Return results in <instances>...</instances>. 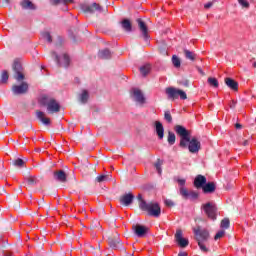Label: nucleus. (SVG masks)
<instances>
[{"instance_id": "25", "label": "nucleus", "mask_w": 256, "mask_h": 256, "mask_svg": "<svg viewBox=\"0 0 256 256\" xmlns=\"http://www.w3.org/2000/svg\"><path fill=\"white\" fill-rule=\"evenodd\" d=\"M36 117L43 125H51V120L49 118H45V112L43 111H37L36 112Z\"/></svg>"}, {"instance_id": "35", "label": "nucleus", "mask_w": 256, "mask_h": 256, "mask_svg": "<svg viewBox=\"0 0 256 256\" xmlns=\"http://www.w3.org/2000/svg\"><path fill=\"white\" fill-rule=\"evenodd\" d=\"M105 181H109V175L108 174H99L97 176V183H105Z\"/></svg>"}, {"instance_id": "38", "label": "nucleus", "mask_w": 256, "mask_h": 256, "mask_svg": "<svg viewBox=\"0 0 256 256\" xmlns=\"http://www.w3.org/2000/svg\"><path fill=\"white\" fill-rule=\"evenodd\" d=\"M162 165H163V163L161 162L160 159H158L157 162L154 164V167L159 175H161V173H163V169H161Z\"/></svg>"}, {"instance_id": "56", "label": "nucleus", "mask_w": 256, "mask_h": 256, "mask_svg": "<svg viewBox=\"0 0 256 256\" xmlns=\"http://www.w3.org/2000/svg\"><path fill=\"white\" fill-rule=\"evenodd\" d=\"M235 127H236L237 129H243V126H242L240 123H236V124H235Z\"/></svg>"}, {"instance_id": "59", "label": "nucleus", "mask_w": 256, "mask_h": 256, "mask_svg": "<svg viewBox=\"0 0 256 256\" xmlns=\"http://www.w3.org/2000/svg\"><path fill=\"white\" fill-rule=\"evenodd\" d=\"M100 211H101L102 213H105V209L103 208V205L100 206Z\"/></svg>"}, {"instance_id": "4", "label": "nucleus", "mask_w": 256, "mask_h": 256, "mask_svg": "<svg viewBox=\"0 0 256 256\" xmlns=\"http://www.w3.org/2000/svg\"><path fill=\"white\" fill-rule=\"evenodd\" d=\"M51 57L56 61L58 67H64V69L69 68V65H71V58L67 55V53H60L57 51L51 52Z\"/></svg>"}, {"instance_id": "61", "label": "nucleus", "mask_w": 256, "mask_h": 256, "mask_svg": "<svg viewBox=\"0 0 256 256\" xmlns=\"http://www.w3.org/2000/svg\"><path fill=\"white\" fill-rule=\"evenodd\" d=\"M4 2L6 3V5H9L11 3L10 0H4Z\"/></svg>"}, {"instance_id": "54", "label": "nucleus", "mask_w": 256, "mask_h": 256, "mask_svg": "<svg viewBox=\"0 0 256 256\" xmlns=\"http://www.w3.org/2000/svg\"><path fill=\"white\" fill-rule=\"evenodd\" d=\"M161 55H167V50L165 48H159Z\"/></svg>"}, {"instance_id": "5", "label": "nucleus", "mask_w": 256, "mask_h": 256, "mask_svg": "<svg viewBox=\"0 0 256 256\" xmlns=\"http://www.w3.org/2000/svg\"><path fill=\"white\" fill-rule=\"evenodd\" d=\"M165 93H166L168 99H170V101H175V100L179 99V97L182 100L187 99V93H185V91L175 88V87L166 88Z\"/></svg>"}, {"instance_id": "34", "label": "nucleus", "mask_w": 256, "mask_h": 256, "mask_svg": "<svg viewBox=\"0 0 256 256\" xmlns=\"http://www.w3.org/2000/svg\"><path fill=\"white\" fill-rule=\"evenodd\" d=\"M42 38L45 39V41H47V43H53V37H51V33L45 31L41 33Z\"/></svg>"}, {"instance_id": "46", "label": "nucleus", "mask_w": 256, "mask_h": 256, "mask_svg": "<svg viewBox=\"0 0 256 256\" xmlns=\"http://www.w3.org/2000/svg\"><path fill=\"white\" fill-rule=\"evenodd\" d=\"M164 203H165L166 207H173L175 205V202H173V200H171V199H166L164 201Z\"/></svg>"}, {"instance_id": "24", "label": "nucleus", "mask_w": 256, "mask_h": 256, "mask_svg": "<svg viewBox=\"0 0 256 256\" xmlns=\"http://www.w3.org/2000/svg\"><path fill=\"white\" fill-rule=\"evenodd\" d=\"M98 57L99 59H104V60L111 59V57H113V53L108 48H105L98 52Z\"/></svg>"}, {"instance_id": "40", "label": "nucleus", "mask_w": 256, "mask_h": 256, "mask_svg": "<svg viewBox=\"0 0 256 256\" xmlns=\"http://www.w3.org/2000/svg\"><path fill=\"white\" fill-rule=\"evenodd\" d=\"M7 81H9V72H7V70H4L1 76V83H7Z\"/></svg>"}, {"instance_id": "27", "label": "nucleus", "mask_w": 256, "mask_h": 256, "mask_svg": "<svg viewBox=\"0 0 256 256\" xmlns=\"http://www.w3.org/2000/svg\"><path fill=\"white\" fill-rule=\"evenodd\" d=\"M97 11L98 13H107V0H99Z\"/></svg>"}, {"instance_id": "55", "label": "nucleus", "mask_w": 256, "mask_h": 256, "mask_svg": "<svg viewBox=\"0 0 256 256\" xmlns=\"http://www.w3.org/2000/svg\"><path fill=\"white\" fill-rule=\"evenodd\" d=\"M137 199H138V201H140L139 203H143V201H145L141 194H138Z\"/></svg>"}, {"instance_id": "18", "label": "nucleus", "mask_w": 256, "mask_h": 256, "mask_svg": "<svg viewBox=\"0 0 256 256\" xmlns=\"http://www.w3.org/2000/svg\"><path fill=\"white\" fill-rule=\"evenodd\" d=\"M89 97V90L82 89L81 93L78 94V101L79 103H81V105H87V103L89 102Z\"/></svg>"}, {"instance_id": "11", "label": "nucleus", "mask_w": 256, "mask_h": 256, "mask_svg": "<svg viewBox=\"0 0 256 256\" xmlns=\"http://www.w3.org/2000/svg\"><path fill=\"white\" fill-rule=\"evenodd\" d=\"M29 91V84L27 82H22L19 85L12 86V92L14 95H25Z\"/></svg>"}, {"instance_id": "7", "label": "nucleus", "mask_w": 256, "mask_h": 256, "mask_svg": "<svg viewBox=\"0 0 256 256\" xmlns=\"http://www.w3.org/2000/svg\"><path fill=\"white\" fill-rule=\"evenodd\" d=\"M12 69L14 71V79L21 83V81L25 80V74H23V65H21V62L19 60H14L12 64Z\"/></svg>"}, {"instance_id": "15", "label": "nucleus", "mask_w": 256, "mask_h": 256, "mask_svg": "<svg viewBox=\"0 0 256 256\" xmlns=\"http://www.w3.org/2000/svg\"><path fill=\"white\" fill-rule=\"evenodd\" d=\"M132 97L136 103H140L141 105L145 103V95H143V92L138 88L132 89Z\"/></svg>"}, {"instance_id": "9", "label": "nucleus", "mask_w": 256, "mask_h": 256, "mask_svg": "<svg viewBox=\"0 0 256 256\" xmlns=\"http://www.w3.org/2000/svg\"><path fill=\"white\" fill-rule=\"evenodd\" d=\"M179 193H180L181 197L185 200L199 198V193H197L196 191H193V190L189 191L185 187H180Z\"/></svg>"}, {"instance_id": "42", "label": "nucleus", "mask_w": 256, "mask_h": 256, "mask_svg": "<svg viewBox=\"0 0 256 256\" xmlns=\"http://www.w3.org/2000/svg\"><path fill=\"white\" fill-rule=\"evenodd\" d=\"M206 242H198V247H200V250L203 251V253H208L209 248L205 245Z\"/></svg>"}, {"instance_id": "17", "label": "nucleus", "mask_w": 256, "mask_h": 256, "mask_svg": "<svg viewBox=\"0 0 256 256\" xmlns=\"http://www.w3.org/2000/svg\"><path fill=\"white\" fill-rule=\"evenodd\" d=\"M108 243L111 249H123V242H121V239L117 234L113 238H109Z\"/></svg>"}, {"instance_id": "30", "label": "nucleus", "mask_w": 256, "mask_h": 256, "mask_svg": "<svg viewBox=\"0 0 256 256\" xmlns=\"http://www.w3.org/2000/svg\"><path fill=\"white\" fill-rule=\"evenodd\" d=\"M140 73H141V75H143V77H147V75H149V73H151V65L146 64L144 66H141Z\"/></svg>"}, {"instance_id": "13", "label": "nucleus", "mask_w": 256, "mask_h": 256, "mask_svg": "<svg viewBox=\"0 0 256 256\" xmlns=\"http://www.w3.org/2000/svg\"><path fill=\"white\" fill-rule=\"evenodd\" d=\"M132 229L137 237H145L149 232V228L140 224L132 226Z\"/></svg>"}, {"instance_id": "50", "label": "nucleus", "mask_w": 256, "mask_h": 256, "mask_svg": "<svg viewBox=\"0 0 256 256\" xmlns=\"http://www.w3.org/2000/svg\"><path fill=\"white\" fill-rule=\"evenodd\" d=\"M69 3H73V0H62V5H64L65 7H67Z\"/></svg>"}, {"instance_id": "45", "label": "nucleus", "mask_w": 256, "mask_h": 256, "mask_svg": "<svg viewBox=\"0 0 256 256\" xmlns=\"http://www.w3.org/2000/svg\"><path fill=\"white\" fill-rule=\"evenodd\" d=\"M225 236V230H220L215 236L214 239L217 241L218 239H221L222 237Z\"/></svg>"}, {"instance_id": "6", "label": "nucleus", "mask_w": 256, "mask_h": 256, "mask_svg": "<svg viewBox=\"0 0 256 256\" xmlns=\"http://www.w3.org/2000/svg\"><path fill=\"white\" fill-rule=\"evenodd\" d=\"M193 233L197 243H207L209 241V231L207 229L201 230V226H198L197 228H193Z\"/></svg>"}, {"instance_id": "53", "label": "nucleus", "mask_w": 256, "mask_h": 256, "mask_svg": "<svg viewBox=\"0 0 256 256\" xmlns=\"http://www.w3.org/2000/svg\"><path fill=\"white\" fill-rule=\"evenodd\" d=\"M211 7H213V3L212 2L207 3V4L204 5L205 9H211Z\"/></svg>"}, {"instance_id": "49", "label": "nucleus", "mask_w": 256, "mask_h": 256, "mask_svg": "<svg viewBox=\"0 0 256 256\" xmlns=\"http://www.w3.org/2000/svg\"><path fill=\"white\" fill-rule=\"evenodd\" d=\"M235 107H237V101L232 100L230 103V109H235Z\"/></svg>"}, {"instance_id": "19", "label": "nucleus", "mask_w": 256, "mask_h": 256, "mask_svg": "<svg viewBox=\"0 0 256 256\" xmlns=\"http://www.w3.org/2000/svg\"><path fill=\"white\" fill-rule=\"evenodd\" d=\"M53 177L55 181H58L59 183H67V173L63 170L54 171Z\"/></svg>"}, {"instance_id": "1", "label": "nucleus", "mask_w": 256, "mask_h": 256, "mask_svg": "<svg viewBox=\"0 0 256 256\" xmlns=\"http://www.w3.org/2000/svg\"><path fill=\"white\" fill-rule=\"evenodd\" d=\"M174 130L180 137L179 147L182 149H187L188 147L190 153H199L201 151V142L197 140V137L191 138V133L188 132L185 126L176 125Z\"/></svg>"}, {"instance_id": "37", "label": "nucleus", "mask_w": 256, "mask_h": 256, "mask_svg": "<svg viewBox=\"0 0 256 256\" xmlns=\"http://www.w3.org/2000/svg\"><path fill=\"white\" fill-rule=\"evenodd\" d=\"M164 119L167 121V123H173V116L171 115V111L166 110L164 112Z\"/></svg>"}, {"instance_id": "12", "label": "nucleus", "mask_w": 256, "mask_h": 256, "mask_svg": "<svg viewBox=\"0 0 256 256\" xmlns=\"http://www.w3.org/2000/svg\"><path fill=\"white\" fill-rule=\"evenodd\" d=\"M176 243L183 249L189 245V240L183 238V231L177 230L175 234Z\"/></svg>"}, {"instance_id": "57", "label": "nucleus", "mask_w": 256, "mask_h": 256, "mask_svg": "<svg viewBox=\"0 0 256 256\" xmlns=\"http://www.w3.org/2000/svg\"><path fill=\"white\" fill-rule=\"evenodd\" d=\"M242 145H243L244 147H247V145H249V140H244L243 143H242Z\"/></svg>"}, {"instance_id": "16", "label": "nucleus", "mask_w": 256, "mask_h": 256, "mask_svg": "<svg viewBox=\"0 0 256 256\" xmlns=\"http://www.w3.org/2000/svg\"><path fill=\"white\" fill-rule=\"evenodd\" d=\"M136 23H138V28L141 31L144 39H149V28H147V24H145L141 18H138Z\"/></svg>"}, {"instance_id": "44", "label": "nucleus", "mask_w": 256, "mask_h": 256, "mask_svg": "<svg viewBox=\"0 0 256 256\" xmlns=\"http://www.w3.org/2000/svg\"><path fill=\"white\" fill-rule=\"evenodd\" d=\"M238 3L244 7V9H249V2L247 0H238Z\"/></svg>"}, {"instance_id": "26", "label": "nucleus", "mask_w": 256, "mask_h": 256, "mask_svg": "<svg viewBox=\"0 0 256 256\" xmlns=\"http://www.w3.org/2000/svg\"><path fill=\"white\" fill-rule=\"evenodd\" d=\"M121 27L126 31V33H131L133 31V24H131L130 19H124L121 22Z\"/></svg>"}, {"instance_id": "21", "label": "nucleus", "mask_w": 256, "mask_h": 256, "mask_svg": "<svg viewBox=\"0 0 256 256\" xmlns=\"http://www.w3.org/2000/svg\"><path fill=\"white\" fill-rule=\"evenodd\" d=\"M224 83L232 91H239V83L232 78H225Z\"/></svg>"}, {"instance_id": "36", "label": "nucleus", "mask_w": 256, "mask_h": 256, "mask_svg": "<svg viewBox=\"0 0 256 256\" xmlns=\"http://www.w3.org/2000/svg\"><path fill=\"white\" fill-rule=\"evenodd\" d=\"M172 63L174 65V67H176V69H178V67H181V59H179V57H177V55L172 56Z\"/></svg>"}, {"instance_id": "3", "label": "nucleus", "mask_w": 256, "mask_h": 256, "mask_svg": "<svg viewBox=\"0 0 256 256\" xmlns=\"http://www.w3.org/2000/svg\"><path fill=\"white\" fill-rule=\"evenodd\" d=\"M141 211H145L149 217H155L159 219L161 217V206L157 202L142 201L139 203Z\"/></svg>"}, {"instance_id": "43", "label": "nucleus", "mask_w": 256, "mask_h": 256, "mask_svg": "<svg viewBox=\"0 0 256 256\" xmlns=\"http://www.w3.org/2000/svg\"><path fill=\"white\" fill-rule=\"evenodd\" d=\"M62 43H63V38H61V36H58V43L55 44L56 51H61Z\"/></svg>"}, {"instance_id": "52", "label": "nucleus", "mask_w": 256, "mask_h": 256, "mask_svg": "<svg viewBox=\"0 0 256 256\" xmlns=\"http://www.w3.org/2000/svg\"><path fill=\"white\" fill-rule=\"evenodd\" d=\"M52 5H59V3H62V0H50Z\"/></svg>"}, {"instance_id": "23", "label": "nucleus", "mask_w": 256, "mask_h": 256, "mask_svg": "<svg viewBox=\"0 0 256 256\" xmlns=\"http://www.w3.org/2000/svg\"><path fill=\"white\" fill-rule=\"evenodd\" d=\"M205 183H207V178L203 175H198L194 180V187H196V189H201Z\"/></svg>"}, {"instance_id": "10", "label": "nucleus", "mask_w": 256, "mask_h": 256, "mask_svg": "<svg viewBox=\"0 0 256 256\" xmlns=\"http://www.w3.org/2000/svg\"><path fill=\"white\" fill-rule=\"evenodd\" d=\"M81 11L85 13V15H93L97 11V2H94L92 4L89 3H82L80 5Z\"/></svg>"}, {"instance_id": "31", "label": "nucleus", "mask_w": 256, "mask_h": 256, "mask_svg": "<svg viewBox=\"0 0 256 256\" xmlns=\"http://www.w3.org/2000/svg\"><path fill=\"white\" fill-rule=\"evenodd\" d=\"M175 141H177V136H175V133L168 131L167 142L169 145H175Z\"/></svg>"}, {"instance_id": "20", "label": "nucleus", "mask_w": 256, "mask_h": 256, "mask_svg": "<svg viewBox=\"0 0 256 256\" xmlns=\"http://www.w3.org/2000/svg\"><path fill=\"white\" fill-rule=\"evenodd\" d=\"M20 6L25 11H37V5L33 4L31 0H22Z\"/></svg>"}, {"instance_id": "41", "label": "nucleus", "mask_w": 256, "mask_h": 256, "mask_svg": "<svg viewBox=\"0 0 256 256\" xmlns=\"http://www.w3.org/2000/svg\"><path fill=\"white\" fill-rule=\"evenodd\" d=\"M26 181L28 183V185H37V178H35V176H30L28 178H26Z\"/></svg>"}, {"instance_id": "28", "label": "nucleus", "mask_w": 256, "mask_h": 256, "mask_svg": "<svg viewBox=\"0 0 256 256\" xmlns=\"http://www.w3.org/2000/svg\"><path fill=\"white\" fill-rule=\"evenodd\" d=\"M184 56L188 61H195L197 59V54L195 52L184 49Z\"/></svg>"}, {"instance_id": "8", "label": "nucleus", "mask_w": 256, "mask_h": 256, "mask_svg": "<svg viewBox=\"0 0 256 256\" xmlns=\"http://www.w3.org/2000/svg\"><path fill=\"white\" fill-rule=\"evenodd\" d=\"M202 209L209 219H212L213 221L217 219V205L208 202L202 205Z\"/></svg>"}, {"instance_id": "47", "label": "nucleus", "mask_w": 256, "mask_h": 256, "mask_svg": "<svg viewBox=\"0 0 256 256\" xmlns=\"http://www.w3.org/2000/svg\"><path fill=\"white\" fill-rule=\"evenodd\" d=\"M177 183L178 185H180V187H185V183H187V180L179 178L177 179Z\"/></svg>"}, {"instance_id": "39", "label": "nucleus", "mask_w": 256, "mask_h": 256, "mask_svg": "<svg viewBox=\"0 0 256 256\" xmlns=\"http://www.w3.org/2000/svg\"><path fill=\"white\" fill-rule=\"evenodd\" d=\"M229 225H230L229 218H224V219L221 221L220 227H221L222 229H229Z\"/></svg>"}, {"instance_id": "33", "label": "nucleus", "mask_w": 256, "mask_h": 256, "mask_svg": "<svg viewBox=\"0 0 256 256\" xmlns=\"http://www.w3.org/2000/svg\"><path fill=\"white\" fill-rule=\"evenodd\" d=\"M12 165H14V167L22 168L25 166V160L17 158L13 160Z\"/></svg>"}, {"instance_id": "2", "label": "nucleus", "mask_w": 256, "mask_h": 256, "mask_svg": "<svg viewBox=\"0 0 256 256\" xmlns=\"http://www.w3.org/2000/svg\"><path fill=\"white\" fill-rule=\"evenodd\" d=\"M39 103L42 107H46V111L50 115L61 111V104H59L57 100L50 95L43 94L40 96Z\"/></svg>"}, {"instance_id": "58", "label": "nucleus", "mask_w": 256, "mask_h": 256, "mask_svg": "<svg viewBox=\"0 0 256 256\" xmlns=\"http://www.w3.org/2000/svg\"><path fill=\"white\" fill-rule=\"evenodd\" d=\"M178 256H187V252H179Z\"/></svg>"}, {"instance_id": "51", "label": "nucleus", "mask_w": 256, "mask_h": 256, "mask_svg": "<svg viewBox=\"0 0 256 256\" xmlns=\"http://www.w3.org/2000/svg\"><path fill=\"white\" fill-rule=\"evenodd\" d=\"M196 69L200 73V75H202V77H205V73L203 72V69H201V67L196 66Z\"/></svg>"}, {"instance_id": "14", "label": "nucleus", "mask_w": 256, "mask_h": 256, "mask_svg": "<svg viewBox=\"0 0 256 256\" xmlns=\"http://www.w3.org/2000/svg\"><path fill=\"white\" fill-rule=\"evenodd\" d=\"M134 199H135V196L132 193H127L120 196L119 201H120V204L123 205L124 207H129V205L133 203Z\"/></svg>"}, {"instance_id": "63", "label": "nucleus", "mask_w": 256, "mask_h": 256, "mask_svg": "<svg viewBox=\"0 0 256 256\" xmlns=\"http://www.w3.org/2000/svg\"><path fill=\"white\" fill-rule=\"evenodd\" d=\"M4 256H13L10 253H5Z\"/></svg>"}, {"instance_id": "64", "label": "nucleus", "mask_w": 256, "mask_h": 256, "mask_svg": "<svg viewBox=\"0 0 256 256\" xmlns=\"http://www.w3.org/2000/svg\"><path fill=\"white\" fill-rule=\"evenodd\" d=\"M253 67L256 69V62L253 63Z\"/></svg>"}, {"instance_id": "32", "label": "nucleus", "mask_w": 256, "mask_h": 256, "mask_svg": "<svg viewBox=\"0 0 256 256\" xmlns=\"http://www.w3.org/2000/svg\"><path fill=\"white\" fill-rule=\"evenodd\" d=\"M208 84L210 85V87H214V89H217V87H219V81L215 77H209Z\"/></svg>"}, {"instance_id": "29", "label": "nucleus", "mask_w": 256, "mask_h": 256, "mask_svg": "<svg viewBox=\"0 0 256 256\" xmlns=\"http://www.w3.org/2000/svg\"><path fill=\"white\" fill-rule=\"evenodd\" d=\"M204 193H215V184L213 182H209L202 187Z\"/></svg>"}, {"instance_id": "62", "label": "nucleus", "mask_w": 256, "mask_h": 256, "mask_svg": "<svg viewBox=\"0 0 256 256\" xmlns=\"http://www.w3.org/2000/svg\"><path fill=\"white\" fill-rule=\"evenodd\" d=\"M28 129H33V125L28 124Z\"/></svg>"}, {"instance_id": "48", "label": "nucleus", "mask_w": 256, "mask_h": 256, "mask_svg": "<svg viewBox=\"0 0 256 256\" xmlns=\"http://www.w3.org/2000/svg\"><path fill=\"white\" fill-rule=\"evenodd\" d=\"M180 85H183L184 87H189V80H184L179 82Z\"/></svg>"}, {"instance_id": "60", "label": "nucleus", "mask_w": 256, "mask_h": 256, "mask_svg": "<svg viewBox=\"0 0 256 256\" xmlns=\"http://www.w3.org/2000/svg\"><path fill=\"white\" fill-rule=\"evenodd\" d=\"M98 231H102L103 232V226L99 225L98 226Z\"/></svg>"}, {"instance_id": "22", "label": "nucleus", "mask_w": 256, "mask_h": 256, "mask_svg": "<svg viewBox=\"0 0 256 256\" xmlns=\"http://www.w3.org/2000/svg\"><path fill=\"white\" fill-rule=\"evenodd\" d=\"M155 131L156 135H158V139H163V137H165V128L160 121L155 122Z\"/></svg>"}]
</instances>
